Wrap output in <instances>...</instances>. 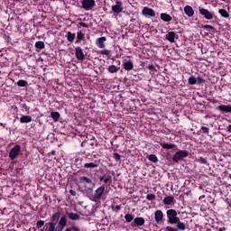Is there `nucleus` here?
Masks as SVG:
<instances>
[{
	"label": "nucleus",
	"instance_id": "1",
	"mask_svg": "<svg viewBox=\"0 0 231 231\" xmlns=\"http://www.w3.org/2000/svg\"><path fill=\"white\" fill-rule=\"evenodd\" d=\"M166 216L168 223H170V225H176V223H178L180 219V217H178V212L176 211V209H168L166 211Z\"/></svg>",
	"mask_w": 231,
	"mask_h": 231
},
{
	"label": "nucleus",
	"instance_id": "2",
	"mask_svg": "<svg viewBox=\"0 0 231 231\" xmlns=\"http://www.w3.org/2000/svg\"><path fill=\"white\" fill-rule=\"evenodd\" d=\"M96 5L97 3L95 0H81V8H83V10L86 12H90V10H93Z\"/></svg>",
	"mask_w": 231,
	"mask_h": 231
},
{
	"label": "nucleus",
	"instance_id": "3",
	"mask_svg": "<svg viewBox=\"0 0 231 231\" xmlns=\"http://www.w3.org/2000/svg\"><path fill=\"white\" fill-rule=\"evenodd\" d=\"M187 156H189V152L185 150H180L173 155L172 162L178 163V162H181V160H183V158H187Z\"/></svg>",
	"mask_w": 231,
	"mask_h": 231
},
{
	"label": "nucleus",
	"instance_id": "4",
	"mask_svg": "<svg viewBox=\"0 0 231 231\" xmlns=\"http://www.w3.org/2000/svg\"><path fill=\"white\" fill-rule=\"evenodd\" d=\"M19 152H21V145L16 144L11 149L9 158L11 160H15V158L19 156Z\"/></svg>",
	"mask_w": 231,
	"mask_h": 231
},
{
	"label": "nucleus",
	"instance_id": "5",
	"mask_svg": "<svg viewBox=\"0 0 231 231\" xmlns=\"http://www.w3.org/2000/svg\"><path fill=\"white\" fill-rule=\"evenodd\" d=\"M199 12L200 15H203V17H205V19H207L208 21L214 19V14H212V13H210V11H208V9L199 7Z\"/></svg>",
	"mask_w": 231,
	"mask_h": 231
},
{
	"label": "nucleus",
	"instance_id": "6",
	"mask_svg": "<svg viewBox=\"0 0 231 231\" xmlns=\"http://www.w3.org/2000/svg\"><path fill=\"white\" fill-rule=\"evenodd\" d=\"M145 225V218L142 217H135L134 221L131 223V226L133 228H136V226H143Z\"/></svg>",
	"mask_w": 231,
	"mask_h": 231
},
{
	"label": "nucleus",
	"instance_id": "7",
	"mask_svg": "<svg viewBox=\"0 0 231 231\" xmlns=\"http://www.w3.org/2000/svg\"><path fill=\"white\" fill-rule=\"evenodd\" d=\"M106 191V186L102 185L95 190L93 198L95 199H102V196H104V192Z\"/></svg>",
	"mask_w": 231,
	"mask_h": 231
},
{
	"label": "nucleus",
	"instance_id": "8",
	"mask_svg": "<svg viewBox=\"0 0 231 231\" xmlns=\"http://www.w3.org/2000/svg\"><path fill=\"white\" fill-rule=\"evenodd\" d=\"M124 10V5L122 4V1H116V5L112 6V12L114 14H122Z\"/></svg>",
	"mask_w": 231,
	"mask_h": 231
},
{
	"label": "nucleus",
	"instance_id": "9",
	"mask_svg": "<svg viewBox=\"0 0 231 231\" xmlns=\"http://www.w3.org/2000/svg\"><path fill=\"white\" fill-rule=\"evenodd\" d=\"M75 56H76V59H78L81 62L84 60V59H86V55L84 54V51L80 47L75 48Z\"/></svg>",
	"mask_w": 231,
	"mask_h": 231
},
{
	"label": "nucleus",
	"instance_id": "10",
	"mask_svg": "<svg viewBox=\"0 0 231 231\" xmlns=\"http://www.w3.org/2000/svg\"><path fill=\"white\" fill-rule=\"evenodd\" d=\"M154 218L155 222L160 225L161 223H163V211L157 209L154 212Z\"/></svg>",
	"mask_w": 231,
	"mask_h": 231
},
{
	"label": "nucleus",
	"instance_id": "11",
	"mask_svg": "<svg viewBox=\"0 0 231 231\" xmlns=\"http://www.w3.org/2000/svg\"><path fill=\"white\" fill-rule=\"evenodd\" d=\"M143 14H144L146 17H155L156 12L153 9H151L149 7H144L143 9Z\"/></svg>",
	"mask_w": 231,
	"mask_h": 231
},
{
	"label": "nucleus",
	"instance_id": "12",
	"mask_svg": "<svg viewBox=\"0 0 231 231\" xmlns=\"http://www.w3.org/2000/svg\"><path fill=\"white\" fill-rule=\"evenodd\" d=\"M100 181H104L106 185H111L113 183V177L111 175L105 174L99 177Z\"/></svg>",
	"mask_w": 231,
	"mask_h": 231
},
{
	"label": "nucleus",
	"instance_id": "13",
	"mask_svg": "<svg viewBox=\"0 0 231 231\" xmlns=\"http://www.w3.org/2000/svg\"><path fill=\"white\" fill-rule=\"evenodd\" d=\"M79 183H83L84 185H92V187H95V182H93V180L86 176L79 177Z\"/></svg>",
	"mask_w": 231,
	"mask_h": 231
},
{
	"label": "nucleus",
	"instance_id": "14",
	"mask_svg": "<svg viewBox=\"0 0 231 231\" xmlns=\"http://www.w3.org/2000/svg\"><path fill=\"white\" fill-rule=\"evenodd\" d=\"M217 111L220 113H231V106L230 105H220L217 107Z\"/></svg>",
	"mask_w": 231,
	"mask_h": 231
},
{
	"label": "nucleus",
	"instance_id": "15",
	"mask_svg": "<svg viewBox=\"0 0 231 231\" xmlns=\"http://www.w3.org/2000/svg\"><path fill=\"white\" fill-rule=\"evenodd\" d=\"M106 41H107V39H106V37H100L97 40L96 42V45L97 46V48H99L100 50L106 48Z\"/></svg>",
	"mask_w": 231,
	"mask_h": 231
},
{
	"label": "nucleus",
	"instance_id": "16",
	"mask_svg": "<svg viewBox=\"0 0 231 231\" xmlns=\"http://www.w3.org/2000/svg\"><path fill=\"white\" fill-rule=\"evenodd\" d=\"M100 162L95 161L94 162H87L84 164V169H97Z\"/></svg>",
	"mask_w": 231,
	"mask_h": 231
},
{
	"label": "nucleus",
	"instance_id": "17",
	"mask_svg": "<svg viewBox=\"0 0 231 231\" xmlns=\"http://www.w3.org/2000/svg\"><path fill=\"white\" fill-rule=\"evenodd\" d=\"M123 68L124 69H125L126 71H131V69H133V68H134V64L133 63V61L128 60V61H125L123 63Z\"/></svg>",
	"mask_w": 231,
	"mask_h": 231
},
{
	"label": "nucleus",
	"instance_id": "18",
	"mask_svg": "<svg viewBox=\"0 0 231 231\" xmlns=\"http://www.w3.org/2000/svg\"><path fill=\"white\" fill-rule=\"evenodd\" d=\"M184 13L188 17H192L194 15V9H192V6L190 5H186L184 7Z\"/></svg>",
	"mask_w": 231,
	"mask_h": 231
},
{
	"label": "nucleus",
	"instance_id": "19",
	"mask_svg": "<svg viewBox=\"0 0 231 231\" xmlns=\"http://www.w3.org/2000/svg\"><path fill=\"white\" fill-rule=\"evenodd\" d=\"M162 202L165 204V205H172V203H174V196L172 195H170V196H166Z\"/></svg>",
	"mask_w": 231,
	"mask_h": 231
},
{
	"label": "nucleus",
	"instance_id": "20",
	"mask_svg": "<svg viewBox=\"0 0 231 231\" xmlns=\"http://www.w3.org/2000/svg\"><path fill=\"white\" fill-rule=\"evenodd\" d=\"M67 216L71 221H78V219H80V216L77 213L67 212Z\"/></svg>",
	"mask_w": 231,
	"mask_h": 231
},
{
	"label": "nucleus",
	"instance_id": "21",
	"mask_svg": "<svg viewBox=\"0 0 231 231\" xmlns=\"http://www.w3.org/2000/svg\"><path fill=\"white\" fill-rule=\"evenodd\" d=\"M161 19L164 23H171V21H172V17L171 16V14H165V13L161 14Z\"/></svg>",
	"mask_w": 231,
	"mask_h": 231
},
{
	"label": "nucleus",
	"instance_id": "22",
	"mask_svg": "<svg viewBox=\"0 0 231 231\" xmlns=\"http://www.w3.org/2000/svg\"><path fill=\"white\" fill-rule=\"evenodd\" d=\"M32 122V116H22L20 117L21 124H30Z\"/></svg>",
	"mask_w": 231,
	"mask_h": 231
},
{
	"label": "nucleus",
	"instance_id": "23",
	"mask_svg": "<svg viewBox=\"0 0 231 231\" xmlns=\"http://www.w3.org/2000/svg\"><path fill=\"white\" fill-rule=\"evenodd\" d=\"M175 225H177V229L181 230V231H185L187 229V225H185V223L180 221V218L178 220V222H175Z\"/></svg>",
	"mask_w": 231,
	"mask_h": 231
},
{
	"label": "nucleus",
	"instance_id": "24",
	"mask_svg": "<svg viewBox=\"0 0 231 231\" xmlns=\"http://www.w3.org/2000/svg\"><path fill=\"white\" fill-rule=\"evenodd\" d=\"M106 69L108 73H118V71H120V67H116V65H110Z\"/></svg>",
	"mask_w": 231,
	"mask_h": 231
},
{
	"label": "nucleus",
	"instance_id": "25",
	"mask_svg": "<svg viewBox=\"0 0 231 231\" xmlns=\"http://www.w3.org/2000/svg\"><path fill=\"white\" fill-rule=\"evenodd\" d=\"M176 37V33L174 32H169L166 34V39L169 41V42H174V39Z\"/></svg>",
	"mask_w": 231,
	"mask_h": 231
},
{
	"label": "nucleus",
	"instance_id": "26",
	"mask_svg": "<svg viewBox=\"0 0 231 231\" xmlns=\"http://www.w3.org/2000/svg\"><path fill=\"white\" fill-rule=\"evenodd\" d=\"M34 47L38 51H41V50H44L45 48L44 42H41V41L36 42L34 44Z\"/></svg>",
	"mask_w": 231,
	"mask_h": 231
},
{
	"label": "nucleus",
	"instance_id": "27",
	"mask_svg": "<svg viewBox=\"0 0 231 231\" xmlns=\"http://www.w3.org/2000/svg\"><path fill=\"white\" fill-rule=\"evenodd\" d=\"M161 146L162 147V149H176V144L174 143H161Z\"/></svg>",
	"mask_w": 231,
	"mask_h": 231
},
{
	"label": "nucleus",
	"instance_id": "28",
	"mask_svg": "<svg viewBox=\"0 0 231 231\" xmlns=\"http://www.w3.org/2000/svg\"><path fill=\"white\" fill-rule=\"evenodd\" d=\"M66 37L69 42H73L75 41L76 35L71 32H68Z\"/></svg>",
	"mask_w": 231,
	"mask_h": 231
},
{
	"label": "nucleus",
	"instance_id": "29",
	"mask_svg": "<svg viewBox=\"0 0 231 231\" xmlns=\"http://www.w3.org/2000/svg\"><path fill=\"white\" fill-rule=\"evenodd\" d=\"M218 14H220L221 17H224L225 19H228L230 17V14L225 9H219Z\"/></svg>",
	"mask_w": 231,
	"mask_h": 231
},
{
	"label": "nucleus",
	"instance_id": "30",
	"mask_svg": "<svg viewBox=\"0 0 231 231\" xmlns=\"http://www.w3.org/2000/svg\"><path fill=\"white\" fill-rule=\"evenodd\" d=\"M51 117L54 122H59V119L60 118V114L59 112H51Z\"/></svg>",
	"mask_w": 231,
	"mask_h": 231
},
{
	"label": "nucleus",
	"instance_id": "31",
	"mask_svg": "<svg viewBox=\"0 0 231 231\" xmlns=\"http://www.w3.org/2000/svg\"><path fill=\"white\" fill-rule=\"evenodd\" d=\"M125 219L126 223H133V221H134V216L128 213V214L125 215Z\"/></svg>",
	"mask_w": 231,
	"mask_h": 231
},
{
	"label": "nucleus",
	"instance_id": "32",
	"mask_svg": "<svg viewBox=\"0 0 231 231\" xmlns=\"http://www.w3.org/2000/svg\"><path fill=\"white\" fill-rule=\"evenodd\" d=\"M202 28L206 32H210L211 31V32H213V33H214V32H216V28L212 25L206 24V25H203Z\"/></svg>",
	"mask_w": 231,
	"mask_h": 231
},
{
	"label": "nucleus",
	"instance_id": "33",
	"mask_svg": "<svg viewBox=\"0 0 231 231\" xmlns=\"http://www.w3.org/2000/svg\"><path fill=\"white\" fill-rule=\"evenodd\" d=\"M85 34L82 31L77 32V42H80V41H84Z\"/></svg>",
	"mask_w": 231,
	"mask_h": 231
},
{
	"label": "nucleus",
	"instance_id": "34",
	"mask_svg": "<svg viewBox=\"0 0 231 231\" xmlns=\"http://www.w3.org/2000/svg\"><path fill=\"white\" fill-rule=\"evenodd\" d=\"M17 86H19V88H26V86H28V81L20 79L17 81Z\"/></svg>",
	"mask_w": 231,
	"mask_h": 231
},
{
	"label": "nucleus",
	"instance_id": "35",
	"mask_svg": "<svg viewBox=\"0 0 231 231\" xmlns=\"http://www.w3.org/2000/svg\"><path fill=\"white\" fill-rule=\"evenodd\" d=\"M188 82H189V86H194L198 82V79L196 77L191 76L189 78Z\"/></svg>",
	"mask_w": 231,
	"mask_h": 231
},
{
	"label": "nucleus",
	"instance_id": "36",
	"mask_svg": "<svg viewBox=\"0 0 231 231\" xmlns=\"http://www.w3.org/2000/svg\"><path fill=\"white\" fill-rule=\"evenodd\" d=\"M146 199L148 201H154V199H156V195L150 193L146 195Z\"/></svg>",
	"mask_w": 231,
	"mask_h": 231
},
{
	"label": "nucleus",
	"instance_id": "37",
	"mask_svg": "<svg viewBox=\"0 0 231 231\" xmlns=\"http://www.w3.org/2000/svg\"><path fill=\"white\" fill-rule=\"evenodd\" d=\"M198 163H201L202 165H207L208 162L207 159L203 158V157H199V159H197Z\"/></svg>",
	"mask_w": 231,
	"mask_h": 231
},
{
	"label": "nucleus",
	"instance_id": "38",
	"mask_svg": "<svg viewBox=\"0 0 231 231\" xmlns=\"http://www.w3.org/2000/svg\"><path fill=\"white\" fill-rule=\"evenodd\" d=\"M148 160H150V162H152L153 163H156L158 162V157H156L154 154H151L149 155Z\"/></svg>",
	"mask_w": 231,
	"mask_h": 231
},
{
	"label": "nucleus",
	"instance_id": "39",
	"mask_svg": "<svg viewBox=\"0 0 231 231\" xmlns=\"http://www.w3.org/2000/svg\"><path fill=\"white\" fill-rule=\"evenodd\" d=\"M101 55H106V57H109V54L111 53V51L107 49H104L103 51H100Z\"/></svg>",
	"mask_w": 231,
	"mask_h": 231
},
{
	"label": "nucleus",
	"instance_id": "40",
	"mask_svg": "<svg viewBox=\"0 0 231 231\" xmlns=\"http://www.w3.org/2000/svg\"><path fill=\"white\" fill-rule=\"evenodd\" d=\"M113 158L116 160V162H120V160H122V156H120L118 153H114Z\"/></svg>",
	"mask_w": 231,
	"mask_h": 231
},
{
	"label": "nucleus",
	"instance_id": "41",
	"mask_svg": "<svg viewBox=\"0 0 231 231\" xmlns=\"http://www.w3.org/2000/svg\"><path fill=\"white\" fill-rule=\"evenodd\" d=\"M37 228H41L42 226H44V220H39L36 224Z\"/></svg>",
	"mask_w": 231,
	"mask_h": 231
},
{
	"label": "nucleus",
	"instance_id": "42",
	"mask_svg": "<svg viewBox=\"0 0 231 231\" xmlns=\"http://www.w3.org/2000/svg\"><path fill=\"white\" fill-rule=\"evenodd\" d=\"M200 129H201L202 133H204L205 134H208V131H209L208 127L201 126Z\"/></svg>",
	"mask_w": 231,
	"mask_h": 231
},
{
	"label": "nucleus",
	"instance_id": "43",
	"mask_svg": "<svg viewBox=\"0 0 231 231\" xmlns=\"http://www.w3.org/2000/svg\"><path fill=\"white\" fill-rule=\"evenodd\" d=\"M197 82H198V84H203V82H205V79H203L202 77H198L197 78Z\"/></svg>",
	"mask_w": 231,
	"mask_h": 231
},
{
	"label": "nucleus",
	"instance_id": "44",
	"mask_svg": "<svg viewBox=\"0 0 231 231\" xmlns=\"http://www.w3.org/2000/svg\"><path fill=\"white\" fill-rule=\"evenodd\" d=\"M166 231H178V228L172 226H166Z\"/></svg>",
	"mask_w": 231,
	"mask_h": 231
},
{
	"label": "nucleus",
	"instance_id": "45",
	"mask_svg": "<svg viewBox=\"0 0 231 231\" xmlns=\"http://www.w3.org/2000/svg\"><path fill=\"white\" fill-rule=\"evenodd\" d=\"M79 26H82V28H89V25L86 23H79Z\"/></svg>",
	"mask_w": 231,
	"mask_h": 231
},
{
	"label": "nucleus",
	"instance_id": "46",
	"mask_svg": "<svg viewBox=\"0 0 231 231\" xmlns=\"http://www.w3.org/2000/svg\"><path fill=\"white\" fill-rule=\"evenodd\" d=\"M226 203L227 205V208H231V199L228 200V199H226Z\"/></svg>",
	"mask_w": 231,
	"mask_h": 231
},
{
	"label": "nucleus",
	"instance_id": "47",
	"mask_svg": "<svg viewBox=\"0 0 231 231\" xmlns=\"http://www.w3.org/2000/svg\"><path fill=\"white\" fill-rule=\"evenodd\" d=\"M69 194H70L71 196H77V191H75L74 189H70V190H69Z\"/></svg>",
	"mask_w": 231,
	"mask_h": 231
},
{
	"label": "nucleus",
	"instance_id": "48",
	"mask_svg": "<svg viewBox=\"0 0 231 231\" xmlns=\"http://www.w3.org/2000/svg\"><path fill=\"white\" fill-rule=\"evenodd\" d=\"M148 69H150L151 71H152V69H155L154 66L152 64H149L148 65Z\"/></svg>",
	"mask_w": 231,
	"mask_h": 231
},
{
	"label": "nucleus",
	"instance_id": "49",
	"mask_svg": "<svg viewBox=\"0 0 231 231\" xmlns=\"http://www.w3.org/2000/svg\"><path fill=\"white\" fill-rule=\"evenodd\" d=\"M226 130V133H231V125H227Z\"/></svg>",
	"mask_w": 231,
	"mask_h": 231
},
{
	"label": "nucleus",
	"instance_id": "50",
	"mask_svg": "<svg viewBox=\"0 0 231 231\" xmlns=\"http://www.w3.org/2000/svg\"><path fill=\"white\" fill-rule=\"evenodd\" d=\"M122 208V206L121 205H116V210H121Z\"/></svg>",
	"mask_w": 231,
	"mask_h": 231
},
{
	"label": "nucleus",
	"instance_id": "51",
	"mask_svg": "<svg viewBox=\"0 0 231 231\" xmlns=\"http://www.w3.org/2000/svg\"><path fill=\"white\" fill-rule=\"evenodd\" d=\"M90 145L93 147V145H95V142L90 143Z\"/></svg>",
	"mask_w": 231,
	"mask_h": 231
},
{
	"label": "nucleus",
	"instance_id": "52",
	"mask_svg": "<svg viewBox=\"0 0 231 231\" xmlns=\"http://www.w3.org/2000/svg\"><path fill=\"white\" fill-rule=\"evenodd\" d=\"M51 154L55 155V151H51Z\"/></svg>",
	"mask_w": 231,
	"mask_h": 231
},
{
	"label": "nucleus",
	"instance_id": "53",
	"mask_svg": "<svg viewBox=\"0 0 231 231\" xmlns=\"http://www.w3.org/2000/svg\"><path fill=\"white\" fill-rule=\"evenodd\" d=\"M203 198H205V195L200 196V197H199V199H203Z\"/></svg>",
	"mask_w": 231,
	"mask_h": 231
},
{
	"label": "nucleus",
	"instance_id": "54",
	"mask_svg": "<svg viewBox=\"0 0 231 231\" xmlns=\"http://www.w3.org/2000/svg\"><path fill=\"white\" fill-rule=\"evenodd\" d=\"M84 143H86V142H82V143H81V146H84Z\"/></svg>",
	"mask_w": 231,
	"mask_h": 231
},
{
	"label": "nucleus",
	"instance_id": "55",
	"mask_svg": "<svg viewBox=\"0 0 231 231\" xmlns=\"http://www.w3.org/2000/svg\"><path fill=\"white\" fill-rule=\"evenodd\" d=\"M88 190H93V189H88Z\"/></svg>",
	"mask_w": 231,
	"mask_h": 231
},
{
	"label": "nucleus",
	"instance_id": "56",
	"mask_svg": "<svg viewBox=\"0 0 231 231\" xmlns=\"http://www.w3.org/2000/svg\"><path fill=\"white\" fill-rule=\"evenodd\" d=\"M229 178L231 179V174H229Z\"/></svg>",
	"mask_w": 231,
	"mask_h": 231
}]
</instances>
